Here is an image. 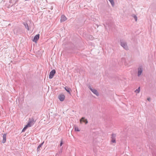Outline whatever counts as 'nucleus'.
<instances>
[{
    "label": "nucleus",
    "instance_id": "nucleus-1",
    "mask_svg": "<svg viewBox=\"0 0 156 156\" xmlns=\"http://www.w3.org/2000/svg\"><path fill=\"white\" fill-rule=\"evenodd\" d=\"M55 73V69H53L52 70L50 73L49 76V78L50 79H52Z\"/></svg>",
    "mask_w": 156,
    "mask_h": 156
},
{
    "label": "nucleus",
    "instance_id": "nucleus-2",
    "mask_svg": "<svg viewBox=\"0 0 156 156\" xmlns=\"http://www.w3.org/2000/svg\"><path fill=\"white\" fill-rule=\"evenodd\" d=\"M34 120H33L31 121H29L28 122V123L27 125H26L25 127L27 129L28 127H30L34 123Z\"/></svg>",
    "mask_w": 156,
    "mask_h": 156
},
{
    "label": "nucleus",
    "instance_id": "nucleus-3",
    "mask_svg": "<svg viewBox=\"0 0 156 156\" xmlns=\"http://www.w3.org/2000/svg\"><path fill=\"white\" fill-rule=\"evenodd\" d=\"M58 98L61 101H63L65 99V96L63 94H61L58 96Z\"/></svg>",
    "mask_w": 156,
    "mask_h": 156
},
{
    "label": "nucleus",
    "instance_id": "nucleus-4",
    "mask_svg": "<svg viewBox=\"0 0 156 156\" xmlns=\"http://www.w3.org/2000/svg\"><path fill=\"white\" fill-rule=\"evenodd\" d=\"M39 38V34H37L35 35L33 41L36 42Z\"/></svg>",
    "mask_w": 156,
    "mask_h": 156
},
{
    "label": "nucleus",
    "instance_id": "nucleus-5",
    "mask_svg": "<svg viewBox=\"0 0 156 156\" xmlns=\"http://www.w3.org/2000/svg\"><path fill=\"white\" fill-rule=\"evenodd\" d=\"M121 45L125 49H128V47L127 45V44L126 43L122 42L121 43Z\"/></svg>",
    "mask_w": 156,
    "mask_h": 156
},
{
    "label": "nucleus",
    "instance_id": "nucleus-6",
    "mask_svg": "<svg viewBox=\"0 0 156 156\" xmlns=\"http://www.w3.org/2000/svg\"><path fill=\"white\" fill-rule=\"evenodd\" d=\"M64 89L70 95H71V92L72 91V90L71 88L67 87H64Z\"/></svg>",
    "mask_w": 156,
    "mask_h": 156
},
{
    "label": "nucleus",
    "instance_id": "nucleus-7",
    "mask_svg": "<svg viewBox=\"0 0 156 156\" xmlns=\"http://www.w3.org/2000/svg\"><path fill=\"white\" fill-rule=\"evenodd\" d=\"M66 20L67 18L64 15H62L61 16L60 20V21L61 22L64 21Z\"/></svg>",
    "mask_w": 156,
    "mask_h": 156
},
{
    "label": "nucleus",
    "instance_id": "nucleus-8",
    "mask_svg": "<svg viewBox=\"0 0 156 156\" xmlns=\"http://www.w3.org/2000/svg\"><path fill=\"white\" fill-rule=\"evenodd\" d=\"M3 139L2 140V142L3 143H4L6 141V134L5 133L3 134Z\"/></svg>",
    "mask_w": 156,
    "mask_h": 156
},
{
    "label": "nucleus",
    "instance_id": "nucleus-9",
    "mask_svg": "<svg viewBox=\"0 0 156 156\" xmlns=\"http://www.w3.org/2000/svg\"><path fill=\"white\" fill-rule=\"evenodd\" d=\"M80 123H82V122H83L85 123L86 124L87 122H88L87 119H85L84 118L82 117L80 120Z\"/></svg>",
    "mask_w": 156,
    "mask_h": 156
},
{
    "label": "nucleus",
    "instance_id": "nucleus-10",
    "mask_svg": "<svg viewBox=\"0 0 156 156\" xmlns=\"http://www.w3.org/2000/svg\"><path fill=\"white\" fill-rule=\"evenodd\" d=\"M91 90L94 94H96L97 96H98V93L97 90L94 89H91Z\"/></svg>",
    "mask_w": 156,
    "mask_h": 156
},
{
    "label": "nucleus",
    "instance_id": "nucleus-11",
    "mask_svg": "<svg viewBox=\"0 0 156 156\" xmlns=\"http://www.w3.org/2000/svg\"><path fill=\"white\" fill-rule=\"evenodd\" d=\"M115 135L114 134L112 135V140H111L112 142L113 143H115Z\"/></svg>",
    "mask_w": 156,
    "mask_h": 156
},
{
    "label": "nucleus",
    "instance_id": "nucleus-12",
    "mask_svg": "<svg viewBox=\"0 0 156 156\" xmlns=\"http://www.w3.org/2000/svg\"><path fill=\"white\" fill-rule=\"evenodd\" d=\"M142 69L140 68L138 69V76H139L140 75H141V74L142 73Z\"/></svg>",
    "mask_w": 156,
    "mask_h": 156
},
{
    "label": "nucleus",
    "instance_id": "nucleus-13",
    "mask_svg": "<svg viewBox=\"0 0 156 156\" xmlns=\"http://www.w3.org/2000/svg\"><path fill=\"white\" fill-rule=\"evenodd\" d=\"M75 131H80V130L77 127L75 126Z\"/></svg>",
    "mask_w": 156,
    "mask_h": 156
},
{
    "label": "nucleus",
    "instance_id": "nucleus-14",
    "mask_svg": "<svg viewBox=\"0 0 156 156\" xmlns=\"http://www.w3.org/2000/svg\"><path fill=\"white\" fill-rule=\"evenodd\" d=\"M25 27L28 30H29V28L28 26V24H25Z\"/></svg>",
    "mask_w": 156,
    "mask_h": 156
},
{
    "label": "nucleus",
    "instance_id": "nucleus-15",
    "mask_svg": "<svg viewBox=\"0 0 156 156\" xmlns=\"http://www.w3.org/2000/svg\"><path fill=\"white\" fill-rule=\"evenodd\" d=\"M109 1L110 2L112 5H114V2H113V0H109Z\"/></svg>",
    "mask_w": 156,
    "mask_h": 156
},
{
    "label": "nucleus",
    "instance_id": "nucleus-16",
    "mask_svg": "<svg viewBox=\"0 0 156 156\" xmlns=\"http://www.w3.org/2000/svg\"><path fill=\"white\" fill-rule=\"evenodd\" d=\"M43 144V142L38 146V147H37V150L39 149L41 147V146Z\"/></svg>",
    "mask_w": 156,
    "mask_h": 156
},
{
    "label": "nucleus",
    "instance_id": "nucleus-17",
    "mask_svg": "<svg viewBox=\"0 0 156 156\" xmlns=\"http://www.w3.org/2000/svg\"><path fill=\"white\" fill-rule=\"evenodd\" d=\"M135 92L137 93H139L140 92L139 88L136 90Z\"/></svg>",
    "mask_w": 156,
    "mask_h": 156
},
{
    "label": "nucleus",
    "instance_id": "nucleus-18",
    "mask_svg": "<svg viewBox=\"0 0 156 156\" xmlns=\"http://www.w3.org/2000/svg\"><path fill=\"white\" fill-rule=\"evenodd\" d=\"M26 128L24 127L22 130V132H24L26 129Z\"/></svg>",
    "mask_w": 156,
    "mask_h": 156
},
{
    "label": "nucleus",
    "instance_id": "nucleus-19",
    "mask_svg": "<svg viewBox=\"0 0 156 156\" xmlns=\"http://www.w3.org/2000/svg\"><path fill=\"white\" fill-rule=\"evenodd\" d=\"M134 19H135V21H137V17H136V16H134Z\"/></svg>",
    "mask_w": 156,
    "mask_h": 156
},
{
    "label": "nucleus",
    "instance_id": "nucleus-20",
    "mask_svg": "<svg viewBox=\"0 0 156 156\" xmlns=\"http://www.w3.org/2000/svg\"><path fill=\"white\" fill-rule=\"evenodd\" d=\"M62 141H61V142L60 144V146H61L62 145Z\"/></svg>",
    "mask_w": 156,
    "mask_h": 156
}]
</instances>
